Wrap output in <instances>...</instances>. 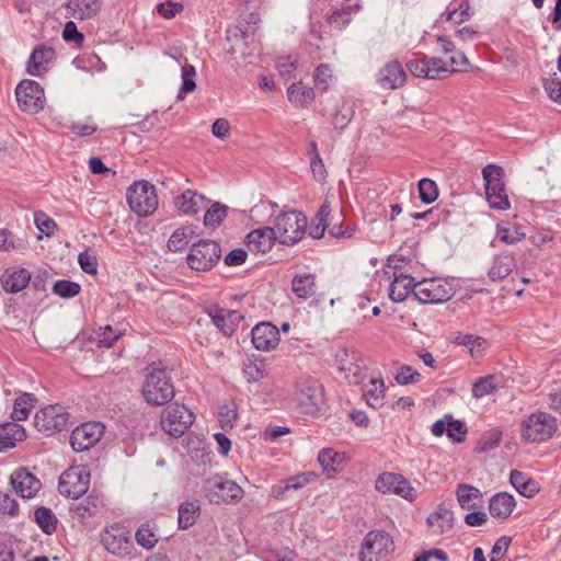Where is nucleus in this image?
<instances>
[{
  "label": "nucleus",
  "instance_id": "obj_1",
  "mask_svg": "<svg viewBox=\"0 0 561 561\" xmlns=\"http://www.w3.org/2000/svg\"><path fill=\"white\" fill-rule=\"evenodd\" d=\"M308 218L300 210L280 213L275 219L276 239L282 245H295L307 232Z\"/></svg>",
  "mask_w": 561,
  "mask_h": 561
},
{
  "label": "nucleus",
  "instance_id": "obj_2",
  "mask_svg": "<svg viewBox=\"0 0 561 561\" xmlns=\"http://www.w3.org/2000/svg\"><path fill=\"white\" fill-rule=\"evenodd\" d=\"M482 175L489 206L496 210H507L511 203L503 180V169L496 164H488L483 168Z\"/></svg>",
  "mask_w": 561,
  "mask_h": 561
},
{
  "label": "nucleus",
  "instance_id": "obj_3",
  "mask_svg": "<svg viewBox=\"0 0 561 561\" xmlns=\"http://www.w3.org/2000/svg\"><path fill=\"white\" fill-rule=\"evenodd\" d=\"M142 396L148 403L153 405L168 403L174 397L171 377L164 369L153 368L146 375Z\"/></svg>",
  "mask_w": 561,
  "mask_h": 561
},
{
  "label": "nucleus",
  "instance_id": "obj_4",
  "mask_svg": "<svg viewBox=\"0 0 561 561\" xmlns=\"http://www.w3.org/2000/svg\"><path fill=\"white\" fill-rule=\"evenodd\" d=\"M558 431V421L547 412H535L522 422V437L528 443H545Z\"/></svg>",
  "mask_w": 561,
  "mask_h": 561
},
{
  "label": "nucleus",
  "instance_id": "obj_5",
  "mask_svg": "<svg viewBox=\"0 0 561 561\" xmlns=\"http://www.w3.org/2000/svg\"><path fill=\"white\" fill-rule=\"evenodd\" d=\"M394 552L392 537L385 530L369 531L362 543L360 561H390Z\"/></svg>",
  "mask_w": 561,
  "mask_h": 561
},
{
  "label": "nucleus",
  "instance_id": "obj_6",
  "mask_svg": "<svg viewBox=\"0 0 561 561\" xmlns=\"http://www.w3.org/2000/svg\"><path fill=\"white\" fill-rule=\"evenodd\" d=\"M194 413L184 404H169L161 413L160 424L172 437H181L193 424Z\"/></svg>",
  "mask_w": 561,
  "mask_h": 561
},
{
  "label": "nucleus",
  "instance_id": "obj_7",
  "mask_svg": "<svg viewBox=\"0 0 561 561\" xmlns=\"http://www.w3.org/2000/svg\"><path fill=\"white\" fill-rule=\"evenodd\" d=\"M130 209L139 216H149L158 207L156 187L147 181H137L127 191Z\"/></svg>",
  "mask_w": 561,
  "mask_h": 561
},
{
  "label": "nucleus",
  "instance_id": "obj_8",
  "mask_svg": "<svg viewBox=\"0 0 561 561\" xmlns=\"http://www.w3.org/2000/svg\"><path fill=\"white\" fill-rule=\"evenodd\" d=\"M295 399L307 414H314L320 410L323 401V387L314 378L309 376L300 377L297 381Z\"/></svg>",
  "mask_w": 561,
  "mask_h": 561
},
{
  "label": "nucleus",
  "instance_id": "obj_9",
  "mask_svg": "<svg viewBox=\"0 0 561 561\" xmlns=\"http://www.w3.org/2000/svg\"><path fill=\"white\" fill-rule=\"evenodd\" d=\"M69 413L60 404L47 405L36 412L34 416L35 428L45 436L61 432L68 424Z\"/></svg>",
  "mask_w": 561,
  "mask_h": 561
},
{
  "label": "nucleus",
  "instance_id": "obj_10",
  "mask_svg": "<svg viewBox=\"0 0 561 561\" xmlns=\"http://www.w3.org/2000/svg\"><path fill=\"white\" fill-rule=\"evenodd\" d=\"M101 542L107 552L124 558L134 550L130 531L123 525L114 523L101 535Z\"/></svg>",
  "mask_w": 561,
  "mask_h": 561
},
{
  "label": "nucleus",
  "instance_id": "obj_11",
  "mask_svg": "<svg viewBox=\"0 0 561 561\" xmlns=\"http://www.w3.org/2000/svg\"><path fill=\"white\" fill-rule=\"evenodd\" d=\"M455 295L454 286L447 279L432 278L417 282L415 299L422 304H440Z\"/></svg>",
  "mask_w": 561,
  "mask_h": 561
},
{
  "label": "nucleus",
  "instance_id": "obj_12",
  "mask_svg": "<svg viewBox=\"0 0 561 561\" xmlns=\"http://www.w3.org/2000/svg\"><path fill=\"white\" fill-rule=\"evenodd\" d=\"M15 96L20 110L27 114H37L44 108V90L34 80H22L15 88Z\"/></svg>",
  "mask_w": 561,
  "mask_h": 561
},
{
  "label": "nucleus",
  "instance_id": "obj_13",
  "mask_svg": "<svg viewBox=\"0 0 561 561\" xmlns=\"http://www.w3.org/2000/svg\"><path fill=\"white\" fill-rule=\"evenodd\" d=\"M206 495L210 503H232L238 502L243 496V489L232 480L221 477H214L206 481Z\"/></svg>",
  "mask_w": 561,
  "mask_h": 561
},
{
  "label": "nucleus",
  "instance_id": "obj_14",
  "mask_svg": "<svg viewBox=\"0 0 561 561\" xmlns=\"http://www.w3.org/2000/svg\"><path fill=\"white\" fill-rule=\"evenodd\" d=\"M105 426L101 422H84L76 426L70 435V445L77 453L93 447L104 435Z\"/></svg>",
  "mask_w": 561,
  "mask_h": 561
},
{
  "label": "nucleus",
  "instance_id": "obj_15",
  "mask_svg": "<svg viewBox=\"0 0 561 561\" xmlns=\"http://www.w3.org/2000/svg\"><path fill=\"white\" fill-rule=\"evenodd\" d=\"M89 483V474L82 468L72 467L61 473L58 491L61 495L79 499L88 491Z\"/></svg>",
  "mask_w": 561,
  "mask_h": 561
},
{
  "label": "nucleus",
  "instance_id": "obj_16",
  "mask_svg": "<svg viewBox=\"0 0 561 561\" xmlns=\"http://www.w3.org/2000/svg\"><path fill=\"white\" fill-rule=\"evenodd\" d=\"M375 486L379 492L397 494L409 501L414 497L413 488L402 474L383 472L377 478Z\"/></svg>",
  "mask_w": 561,
  "mask_h": 561
},
{
  "label": "nucleus",
  "instance_id": "obj_17",
  "mask_svg": "<svg viewBox=\"0 0 561 561\" xmlns=\"http://www.w3.org/2000/svg\"><path fill=\"white\" fill-rule=\"evenodd\" d=\"M10 483L23 499H31L41 490V481L26 468L15 470L10 477Z\"/></svg>",
  "mask_w": 561,
  "mask_h": 561
},
{
  "label": "nucleus",
  "instance_id": "obj_18",
  "mask_svg": "<svg viewBox=\"0 0 561 561\" xmlns=\"http://www.w3.org/2000/svg\"><path fill=\"white\" fill-rule=\"evenodd\" d=\"M314 479L311 472H302L279 480L271 488V496L276 500H286L289 492H296L308 485Z\"/></svg>",
  "mask_w": 561,
  "mask_h": 561
},
{
  "label": "nucleus",
  "instance_id": "obj_19",
  "mask_svg": "<svg viewBox=\"0 0 561 561\" xmlns=\"http://www.w3.org/2000/svg\"><path fill=\"white\" fill-rule=\"evenodd\" d=\"M407 81V73L398 60H391L379 69L377 75L378 84L386 90L401 88Z\"/></svg>",
  "mask_w": 561,
  "mask_h": 561
},
{
  "label": "nucleus",
  "instance_id": "obj_20",
  "mask_svg": "<svg viewBox=\"0 0 561 561\" xmlns=\"http://www.w3.org/2000/svg\"><path fill=\"white\" fill-rule=\"evenodd\" d=\"M220 255V248H190L186 261L192 270L201 272L211 268Z\"/></svg>",
  "mask_w": 561,
  "mask_h": 561
},
{
  "label": "nucleus",
  "instance_id": "obj_21",
  "mask_svg": "<svg viewBox=\"0 0 561 561\" xmlns=\"http://www.w3.org/2000/svg\"><path fill=\"white\" fill-rule=\"evenodd\" d=\"M56 53L53 47L47 45H38L36 46L26 64V71L31 76H42L45 73L49 65L55 60Z\"/></svg>",
  "mask_w": 561,
  "mask_h": 561
},
{
  "label": "nucleus",
  "instance_id": "obj_22",
  "mask_svg": "<svg viewBox=\"0 0 561 561\" xmlns=\"http://www.w3.org/2000/svg\"><path fill=\"white\" fill-rule=\"evenodd\" d=\"M218 245L217 242L203 239L199 227L194 224L183 225L170 237L168 245Z\"/></svg>",
  "mask_w": 561,
  "mask_h": 561
},
{
  "label": "nucleus",
  "instance_id": "obj_23",
  "mask_svg": "<svg viewBox=\"0 0 561 561\" xmlns=\"http://www.w3.org/2000/svg\"><path fill=\"white\" fill-rule=\"evenodd\" d=\"M279 342V330L270 322H262L252 329V343L259 351H270Z\"/></svg>",
  "mask_w": 561,
  "mask_h": 561
},
{
  "label": "nucleus",
  "instance_id": "obj_24",
  "mask_svg": "<svg viewBox=\"0 0 561 561\" xmlns=\"http://www.w3.org/2000/svg\"><path fill=\"white\" fill-rule=\"evenodd\" d=\"M102 8V0H68L67 16L75 20H87L95 16Z\"/></svg>",
  "mask_w": 561,
  "mask_h": 561
},
{
  "label": "nucleus",
  "instance_id": "obj_25",
  "mask_svg": "<svg viewBox=\"0 0 561 561\" xmlns=\"http://www.w3.org/2000/svg\"><path fill=\"white\" fill-rule=\"evenodd\" d=\"M209 203L207 197L193 190H185L174 199L175 207L185 215H195Z\"/></svg>",
  "mask_w": 561,
  "mask_h": 561
},
{
  "label": "nucleus",
  "instance_id": "obj_26",
  "mask_svg": "<svg viewBox=\"0 0 561 561\" xmlns=\"http://www.w3.org/2000/svg\"><path fill=\"white\" fill-rule=\"evenodd\" d=\"M7 293L15 294L24 289L31 282V273L24 267L7 270L0 278Z\"/></svg>",
  "mask_w": 561,
  "mask_h": 561
},
{
  "label": "nucleus",
  "instance_id": "obj_27",
  "mask_svg": "<svg viewBox=\"0 0 561 561\" xmlns=\"http://www.w3.org/2000/svg\"><path fill=\"white\" fill-rule=\"evenodd\" d=\"M417 282L413 277L400 273L396 275L389 287V297L394 302L404 301L410 294L415 297Z\"/></svg>",
  "mask_w": 561,
  "mask_h": 561
},
{
  "label": "nucleus",
  "instance_id": "obj_28",
  "mask_svg": "<svg viewBox=\"0 0 561 561\" xmlns=\"http://www.w3.org/2000/svg\"><path fill=\"white\" fill-rule=\"evenodd\" d=\"M427 524L433 535L439 536L449 533L454 526V513L444 504L437 506L427 517Z\"/></svg>",
  "mask_w": 561,
  "mask_h": 561
},
{
  "label": "nucleus",
  "instance_id": "obj_29",
  "mask_svg": "<svg viewBox=\"0 0 561 561\" xmlns=\"http://www.w3.org/2000/svg\"><path fill=\"white\" fill-rule=\"evenodd\" d=\"M515 499L506 492H500L493 495L489 503V512L492 517L506 519L513 513Z\"/></svg>",
  "mask_w": 561,
  "mask_h": 561
},
{
  "label": "nucleus",
  "instance_id": "obj_30",
  "mask_svg": "<svg viewBox=\"0 0 561 561\" xmlns=\"http://www.w3.org/2000/svg\"><path fill=\"white\" fill-rule=\"evenodd\" d=\"M516 266V260L508 251H502L493 260L489 271L492 280L505 278Z\"/></svg>",
  "mask_w": 561,
  "mask_h": 561
},
{
  "label": "nucleus",
  "instance_id": "obj_31",
  "mask_svg": "<svg viewBox=\"0 0 561 561\" xmlns=\"http://www.w3.org/2000/svg\"><path fill=\"white\" fill-rule=\"evenodd\" d=\"M23 426L18 423H7L0 426V451L15 446L16 442L25 439Z\"/></svg>",
  "mask_w": 561,
  "mask_h": 561
},
{
  "label": "nucleus",
  "instance_id": "obj_32",
  "mask_svg": "<svg viewBox=\"0 0 561 561\" xmlns=\"http://www.w3.org/2000/svg\"><path fill=\"white\" fill-rule=\"evenodd\" d=\"M510 482L523 496L533 497L539 492L538 483L519 470L511 471Z\"/></svg>",
  "mask_w": 561,
  "mask_h": 561
},
{
  "label": "nucleus",
  "instance_id": "obj_33",
  "mask_svg": "<svg viewBox=\"0 0 561 561\" xmlns=\"http://www.w3.org/2000/svg\"><path fill=\"white\" fill-rule=\"evenodd\" d=\"M229 206L220 202L213 203L205 211L203 224L205 228L215 230L221 226L229 214Z\"/></svg>",
  "mask_w": 561,
  "mask_h": 561
},
{
  "label": "nucleus",
  "instance_id": "obj_34",
  "mask_svg": "<svg viewBox=\"0 0 561 561\" xmlns=\"http://www.w3.org/2000/svg\"><path fill=\"white\" fill-rule=\"evenodd\" d=\"M344 459V454L337 453L332 448H322L318 454V461L321 465L323 472L329 477L340 470V466Z\"/></svg>",
  "mask_w": 561,
  "mask_h": 561
},
{
  "label": "nucleus",
  "instance_id": "obj_35",
  "mask_svg": "<svg viewBox=\"0 0 561 561\" xmlns=\"http://www.w3.org/2000/svg\"><path fill=\"white\" fill-rule=\"evenodd\" d=\"M313 274L296 275L291 280V290L300 299H308L316 293Z\"/></svg>",
  "mask_w": 561,
  "mask_h": 561
},
{
  "label": "nucleus",
  "instance_id": "obj_36",
  "mask_svg": "<svg viewBox=\"0 0 561 561\" xmlns=\"http://www.w3.org/2000/svg\"><path fill=\"white\" fill-rule=\"evenodd\" d=\"M136 542L146 550H152L159 541L157 528L149 522L141 524L135 534Z\"/></svg>",
  "mask_w": 561,
  "mask_h": 561
},
{
  "label": "nucleus",
  "instance_id": "obj_37",
  "mask_svg": "<svg viewBox=\"0 0 561 561\" xmlns=\"http://www.w3.org/2000/svg\"><path fill=\"white\" fill-rule=\"evenodd\" d=\"M288 100L296 106H306L314 99L312 88L304 85L301 82L293 83L288 90Z\"/></svg>",
  "mask_w": 561,
  "mask_h": 561
},
{
  "label": "nucleus",
  "instance_id": "obj_38",
  "mask_svg": "<svg viewBox=\"0 0 561 561\" xmlns=\"http://www.w3.org/2000/svg\"><path fill=\"white\" fill-rule=\"evenodd\" d=\"M277 241L274 227H262L254 229L244 237L245 245H273Z\"/></svg>",
  "mask_w": 561,
  "mask_h": 561
},
{
  "label": "nucleus",
  "instance_id": "obj_39",
  "mask_svg": "<svg viewBox=\"0 0 561 561\" xmlns=\"http://www.w3.org/2000/svg\"><path fill=\"white\" fill-rule=\"evenodd\" d=\"M331 208L328 204H323L317 211V215L312 219L309 227V236L313 240L321 239L328 227V218L330 216Z\"/></svg>",
  "mask_w": 561,
  "mask_h": 561
},
{
  "label": "nucleus",
  "instance_id": "obj_40",
  "mask_svg": "<svg viewBox=\"0 0 561 561\" xmlns=\"http://www.w3.org/2000/svg\"><path fill=\"white\" fill-rule=\"evenodd\" d=\"M525 237V232L514 222L506 221L496 227V238L504 243L514 244Z\"/></svg>",
  "mask_w": 561,
  "mask_h": 561
},
{
  "label": "nucleus",
  "instance_id": "obj_41",
  "mask_svg": "<svg viewBox=\"0 0 561 561\" xmlns=\"http://www.w3.org/2000/svg\"><path fill=\"white\" fill-rule=\"evenodd\" d=\"M37 526L46 535H53L57 529V517L48 507L41 506L34 512Z\"/></svg>",
  "mask_w": 561,
  "mask_h": 561
},
{
  "label": "nucleus",
  "instance_id": "obj_42",
  "mask_svg": "<svg viewBox=\"0 0 561 561\" xmlns=\"http://www.w3.org/2000/svg\"><path fill=\"white\" fill-rule=\"evenodd\" d=\"M456 495L459 505L463 510H473L477 507L476 501L481 496V492L476 486L461 483L457 488Z\"/></svg>",
  "mask_w": 561,
  "mask_h": 561
},
{
  "label": "nucleus",
  "instance_id": "obj_43",
  "mask_svg": "<svg viewBox=\"0 0 561 561\" xmlns=\"http://www.w3.org/2000/svg\"><path fill=\"white\" fill-rule=\"evenodd\" d=\"M37 399L33 393L24 392L15 399L12 419L15 421L26 420L31 410L35 407Z\"/></svg>",
  "mask_w": 561,
  "mask_h": 561
},
{
  "label": "nucleus",
  "instance_id": "obj_44",
  "mask_svg": "<svg viewBox=\"0 0 561 561\" xmlns=\"http://www.w3.org/2000/svg\"><path fill=\"white\" fill-rule=\"evenodd\" d=\"M333 70L328 64H320L313 72V82L320 92H327L329 88L335 82Z\"/></svg>",
  "mask_w": 561,
  "mask_h": 561
},
{
  "label": "nucleus",
  "instance_id": "obj_45",
  "mask_svg": "<svg viewBox=\"0 0 561 561\" xmlns=\"http://www.w3.org/2000/svg\"><path fill=\"white\" fill-rule=\"evenodd\" d=\"M199 513V506L194 502H184L179 507V527L181 529H188L192 527Z\"/></svg>",
  "mask_w": 561,
  "mask_h": 561
},
{
  "label": "nucleus",
  "instance_id": "obj_46",
  "mask_svg": "<svg viewBox=\"0 0 561 561\" xmlns=\"http://www.w3.org/2000/svg\"><path fill=\"white\" fill-rule=\"evenodd\" d=\"M195 76V67L191 64L185 62L182 66V85L178 93L179 100H183L187 93H191L196 89Z\"/></svg>",
  "mask_w": 561,
  "mask_h": 561
},
{
  "label": "nucleus",
  "instance_id": "obj_47",
  "mask_svg": "<svg viewBox=\"0 0 561 561\" xmlns=\"http://www.w3.org/2000/svg\"><path fill=\"white\" fill-rule=\"evenodd\" d=\"M354 113V103L352 101H343L333 116L332 123L334 128L343 130L352 121Z\"/></svg>",
  "mask_w": 561,
  "mask_h": 561
},
{
  "label": "nucleus",
  "instance_id": "obj_48",
  "mask_svg": "<svg viewBox=\"0 0 561 561\" xmlns=\"http://www.w3.org/2000/svg\"><path fill=\"white\" fill-rule=\"evenodd\" d=\"M51 291L60 298L69 299L80 294L81 286L77 282L59 279L54 283Z\"/></svg>",
  "mask_w": 561,
  "mask_h": 561
},
{
  "label": "nucleus",
  "instance_id": "obj_49",
  "mask_svg": "<svg viewBox=\"0 0 561 561\" xmlns=\"http://www.w3.org/2000/svg\"><path fill=\"white\" fill-rule=\"evenodd\" d=\"M72 513L80 519L89 518L96 514L99 511L98 499L88 496L82 501L75 504L71 508Z\"/></svg>",
  "mask_w": 561,
  "mask_h": 561
},
{
  "label": "nucleus",
  "instance_id": "obj_50",
  "mask_svg": "<svg viewBox=\"0 0 561 561\" xmlns=\"http://www.w3.org/2000/svg\"><path fill=\"white\" fill-rule=\"evenodd\" d=\"M496 388L497 385L495 382V376L488 375L474 381V383L472 385V397L477 399L485 397L488 394L493 393L496 390Z\"/></svg>",
  "mask_w": 561,
  "mask_h": 561
},
{
  "label": "nucleus",
  "instance_id": "obj_51",
  "mask_svg": "<svg viewBox=\"0 0 561 561\" xmlns=\"http://www.w3.org/2000/svg\"><path fill=\"white\" fill-rule=\"evenodd\" d=\"M420 199L424 204H432L438 197V187L437 184L427 178L421 179L417 184Z\"/></svg>",
  "mask_w": 561,
  "mask_h": 561
},
{
  "label": "nucleus",
  "instance_id": "obj_52",
  "mask_svg": "<svg viewBox=\"0 0 561 561\" xmlns=\"http://www.w3.org/2000/svg\"><path fill=\"white\" fill-rule=\"evenodd\" d=\"M385 385L382 380L371 379L370 388L364 393L367 403L373 408L382 405Z\"/></svg>",
  "mask_w": 561,
  "mask_h": 561
},
{
  "label": "nucleus",
  "instance_id": "obj_53",
  "mask_svg": "<svg viewBox=\"0 0 561 561\" xmlns=\"http://www.w3.org/2000/svg\"><path fill=\"white\" fill-rule=\"evenodd\" d=\"M456 342L460 345L467 346L472 356H480L486 344V341L483 337L472 334H459L456 337Z\"/></svg>",
  "mask_w": 561,
  "mask_h": 561
},
{
  "label": "nucleus",
  "instance_id": "obj_54",
  "mask_svg": "<svg viewBox=\"0 0 561 561\" xmlns=\"http://www.w3.org/2000/svg\"><path fill=\"white\" fill-rule=\"evenodd\" d=\"M34 222L38 230L36 236L37 240H41L43 234L47 237L51 236L57 229L56 222L44 211H36L34 214Z\"/></svg>",
  "mask_w": 561,
  "mask_h": 561
},
{
  "label": "nucleus",
  "instance_id": "obj_55",
  "mask_svg": "<svg viewBox=\"0 0 561 561\" xmlns=\"http://www.w3.org/2000/svg\"><path fill=\"white\" fill-rule=\"evenodd\" d=\"M266 365L264 359H254L245 365L243 371L249 382L259 381L265 376Z\"/></svg>",
  "mask_w": 561,
  "mask_h": 561
},
{
  "label": "nucleus",
  "instance_id": "obj_56",
  "mask_svg": "<svg viewBox=\"0 0 561 561\" xmlns=\"http://www.w3.org/2000/svg\"><path fill=\"white\" fill-rule=\"evenodd\" d=\"M425 62L428 65L430 79H443L449 72L447 62L440 58L425 56Z\"/></svg>",
  "mask_w": 561,
  "mask_h": 561
},
{
  "label": "nucleus",
  "instance_id": "obj_57",
  "mask_svg": "<svg viewBox=\"0 0 561 561\" xmlns=\"http://www.w3.org/2000/svg\"><path fill=\"white\" fill-rule=\"evenodd\" d=\"M78 262L83 272L91 275L98 274V259L89 248L79 254Z\"/></svg>",
  "mask_w": 561,
  "mask_h": 561
},
{
  "label": "nucleus",
  "instance_id": "obj_58",
  "mask_svg": "<svg viewBox=\"0 0 561 561\" xmlns=\"http://www.w3.org/2000/svg\"><path fill=\"white\" fill-rule=\"evenodd\" d=\"M470 16L471 12L468 0H461L458 8L448 11L447 21H453L454 23L460 24L465 21H468Z\"/></svg>",
  "mask_w": 561,
  "mask_h": 561
},
{
  "label": "nucleus",
  "instance_id": "obj_59",
  "mask_svg": "<svg viewBox=\"0 0 561 561\" xmlns=\"http://www.w3.org/2000/svg\"><path fill=\"white\" fill-rule=\"evenodd\" d=\"M447 65L449 68V72L462 71L465 67L469 65L468 58L461 50L454 49L453 53L448 55Z\"/></svg>",
  "mask_w": 561,
  "mask_h": 561
},
{
  "label": "nucleus",
  "instance_id": "obj_60",
  "mask_svg": "<svg viewBox=\"0 0 561 561\" xmlns=\"http://www.w3.org/2000/svg\"><path fill=\"white\" fill-rule=\"evenodd\" d=\"M421 375L411 366L402 365L396 374V381L400 385L414 383L420 380Z\"/></svg>",
  "mask_w": 561,
  "mask_h": 561
},
{
  "label": "nucleus",
  "instance_id": "obj_61",
  "mask_svg": "<svg viewBox=\"0 0 561 561\" xmlns=\"http://www.w3.org/2000/svg\"><path fill=\"white\" fill-rule=\"evenodd\" d=\"M184 9L182 3L179 2H161L156 7L157 12L164 19L171 20L176 16Z\"/></svg>",
  "mask_w": 561,
  "mask_h": 561
},
{
  "label": "nucleus",
  "instance_id": "obj_62",
  "mask_svg": "<svg viewBox=\"0 0 561 561\" xmlns=\"http://www.w3.org/2000/svg\"><path fill=\"white\" fill-rule=\"evenodd\" d=\"M467 428L465 424L458 420H451L447 423V435L456 443L465 440Z\"/></svg>",
  "mask_w": 561,
  "mask_h": 561
},
{
  "label": "nucleus",
  "instance_id": "obj_63",
  "mask_svg": "<svg viewBox=\"0 0 561 561\" xmlns=\"http://www.w3.org/2000/svg\"><path fill=\"white\" fill-rule=\"evenodd\" d=\"M121 336V332H114L110 325L100 328L98 343L102 347H111Z\"/></svg>",
  "mask_w": 561,
  "mask_h": 561
},
{
  "label": "nucleus",
  "instance_id": "obj_64",
  "mask_svg": "<svg viewBox=\"0 0 561 561\" xmlns=\"http://www.w3.org/2000/svg\"><path fill=\"white\" fill-rule=\"evenodd\" d=\"M409 71L417 78L430 79L428 65L425 62V56L421 59H414L407 62Z\"/></svg>",
  "mask_w": 561,
  "mask_h": 561
}]
</instances>
